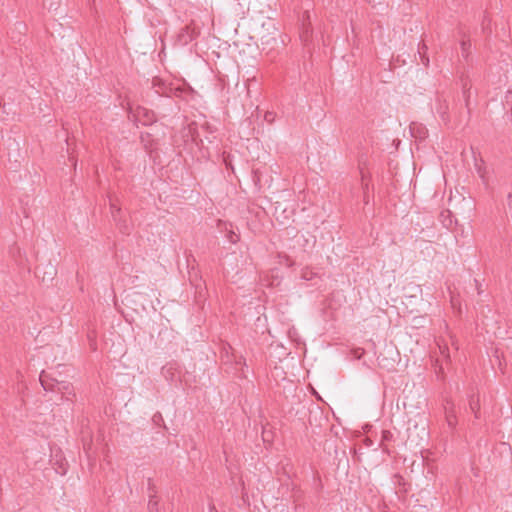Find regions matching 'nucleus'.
Returning a JSON list of instances; mask_svg holds the SVG:
<instances>
[{
	"label": "nucleus",
	"mask_w": 512,
	"mask_h": 512,
	"mask_svg": "<svg viewBox=\"0 0 512 512\" xmlns=\"http://www.w3.org/2000/svg\"><path fill=\"white\" fill-rule=\"evenodd\" d=\"M152 85L155 88V91L159 95L167 96V97H180L184 89L180 87H173L170 84L165 83L160 78H154L152 81Z\"/></svg>",
	"instance_id": "nucleus-1"
},
{
	"label": "nucleus",
	"mask_w": 512,
	"mask_h": 512,
	"mask_svg": "<svg viewBox=\"0 0 512 512\" xmlns=\"http://www.w3.org/2000/svg\"><path fill=\"white\" fill-rule=\"evenodd\" d=\"M200 34L199 27L192 21L180 30L177 36V41L180 45H187L196 39Z\"/></svg>",
	"instance_id": "nucleus-2"
},
{
	"label": "nucleus",
	"mask_w": 512,
	"mask_h": 512,
	"mask_svg": "<svg viewBox=\"0 0 512 512\" xmlns=\"http://www.w3.org/2000/svg\"><path fill=\"white\" fill-rule=\"evenodd\" d=\"M130 115L135 119V121L141 123L142 125H151L156 122L155 113L145 107L138 106L135 110L130 108Z\"/></svg>",
	"instance_id": "nucleus-3"
},
{
	"label": "nucleus",
	"mask_w": 512,
	"mask_h": 512,
	"mask_svg": "<svg viewBox=\"0 0 512 512\" xmlns=\"http://www.w3.org/2000/svg\"><path fill=\"white\" fill-rule=\"evenodd\" d=\"M40 383L45 391H56V387L58 386L59 380L53 378L50 374L42 371L40 374Z\"/></svg>",
	"instance_id": "nucleus-4"
},
{
	"label": "nucleus",
	"mask_w": 512,
	"mask_h": 512,
	"mask_svg": "<svg viewBox=\"0 0 512 512\" xmlns=\"http://www.w3.org/2000/svg\"><path fill=\"white\" fill-rule=\"evenodd\" d=\"M55 392L59 393L62 399L72 400V398L75 397L73 386L67 381H60Z\"/></svg>",
	"instance_id": "nucleus-5"
},
{
	"label": "nucleus",
	"mask_w": 512,
	"mask_h": 512,
	"mask_svg": "<svg viewBox=\"0 0 512 512\" xmlns=\"http://www.w3.org/2000/svg\"><path fill=\"white\" fill-rule=\"evenodd\" d=\"M148 489L149 493V502H148V510L149 512H159L158 509V501L155 496V490L151 479L148 480Z\"/></svg>",
	"instance_id": "nucleus-6"
},
{
	"label": "nucleus",
	"mask_w": 512,
	"mask_h": 512,
	"mask_svg": "<svg viewBox=\"0 0 512 512\" xmlns=\"http://www.w3.org/2000/svg\"><path fill=\"white\" fill-rule=\"evenodd\" d=\"M316 273L309 267H305L301 271V278L306 281L313 280L316 277Z\"/></svg>",
	"instance_id": "nucleus-7"
},
{
	"label": "nucleus",
	"mask_w": 512,
	"mask_h": 512,
	"mask_svg": "<svg viewBox=\"0 0 512 512\" xmlns=\"http://www.w3.org/2000/svg\"><path fill=\"white\" fill-rule=\"evenodd\" d=\"M109 201H110V210H111L112 217H113L114 221H117V218L120 214L121 209L116 204V202L113 198L110 197Z\"/></svg>",
	"instance_id": "nucleus-8"
},
{
	"label": "nucleus",
	"mask_w": 512,
	"mask_h": 512,
	"mask_svg": "<svg viewBox=\"0 0 512 512\" xmlns=\"http://www.w3.org/2000/svg\"><path fill=\"white\" fill-rule=\"evenodd\" d=\"M226 230H227L226 238L228 239V241L233 244H236L240 240L239 234L234 232L232 229L228 230L226 228Z\"/></svg>",
	"instance_id": "nucleus-9"
},
{
	"label": "nucleus",
	"mask_w": 512,
	"mask_h": 512,
	"mask_svg": "<svg viewBox=\"0 0 512 512\" xmlns=\"http://www.w3.org/2000/svg\"><path fill=\"white\" fill-rule=\"evenodd\" d=\"M119 230L124 233V234H129L130 232V228L128 226V224L126 223V221H121L120 219L117 218V221H115Z\"/></svg>",
	"instance_id": "nucleus-10"
},
{
	"label": "nucleus",
	"mask_w": 512,
	"mask_h": 512,
	"mask_svg": "<svg viewBox=\"0 0 512 512\" xmlns=\"http://www.w3.org/2000/svg\"><path fill=\"white\" fill-rule=\"evenodd\" d=\"M439 351L443 358H445L446 360H449V358H450L449 349L446 344H443V345L439 344Z\"/></svg>",
	"instance_id": "nucleus-11"
},
{
	"label": "nucleus",
	"mask_w": 512,
	"mask_h": 512,
	"mask_svg": "<svg viewBox=\"0 0 512 512\" xmlns=\"http://www.w3.org/2000/svg\"><path fill=\"white\" fill-rule=\"evenodd\" d=\"M310 36H311V30L309 29V27H308V26H305V27H304V30H303V32H302V34H301V39H302L305 43H307V42L309 41Z\"/></svg>",
	"instance_id": "nucleus-12"
},
{
	"label": "nucleus",
	"mask_w": 512,
	"mask_h": 512,
	"mask_svg": "<svg viewBox=\"0 0 512 512\" xmlns=\"http://www.w3.org/2000/svg\"><path fill=\"white\" fill-rule=\"evenodd\" d=\"M421 50H422V51H418V53H420V54L422 55V63H423L425 66H428V64H429V58H428V57H426V56L424 55V54H425V51L427 50L426 45H423V46L421 47Z\"/></svg>",
	"instance_id": "nucleus-13"
},
{
	"label": "nucleus",
	"mask_w": 512,
	"mask_h": 512,
	"mask_svg": "<svg viewBox=\"0 0 512 512\" xmlns=\"http://www.w3.org/2000/svg\"><path fill=\"white\" fill-rule=\"evenodd\" d=\"M377 361H378V364L380 366H382V367H388L389 366V363H385L387 361V359L384 358V357H381V355L377 357Z\"/></svg>",
	"instance_id": "nucleus-14"
},
{
	"label": "nucleus",
	"mask_w": 512,
	"mask_h": 512,
	"mask_svg": "<svg viewBox=\"0 0 512 512\" xmlns=\"http://www.w3.org/2000/svg\"><path fill=\"white\" fill-rule=\"evenodd\" d=\"M245 364V359L243 357H240L239 360L237 361V364Z\"/></svg>",
	"instance_id": "nucleus-15"
},
{
	"label": "nucleus",
	"mask_w": 512,
	"mask_h": 512,
	"mask_svg": "<svg viewBox=\"0 0 512 512\" xmlns=\"http://www.w3.org/2000/svg\"><path fill=\"white\" fill-rule=\"evenodd\" d=\"M413 124H414V123H411V125H410V130H411V133H412V134H413Z\"/></svg>",
	"instance_id": "nucleus-16"
},
{
	"label": "nucleus",
	"mask_w": 512,
	"mask_h": 512,
	"mask_svg": "<svg viewBox=\"0 0 512 512\" xmlns=\"http://www.w3.org/2000/svg\"><path fill=\"white\" fill-rule=\"evenodd\" d=\"M265 118H266V119L271 118V115L266 114V115H265Z\"/></svg>",
	"instance_id": "nucleus-17"
},
{
	"label": "nucleus",
	"mask_w": 512,
	"mask_h": 512,
	"mask_svg": "<svg viewBox=\"0 0 512 512\" xmlns=\"http://www.w3.org/2000/svg\"><path fill=\"white\" fill-rule=\"evenodd\" d=\"M265 118H266V119L271 118V115L266 114V115H265Z\"/></svg>",
	"instance_id": "nucleus-18"
}]
</instances>
